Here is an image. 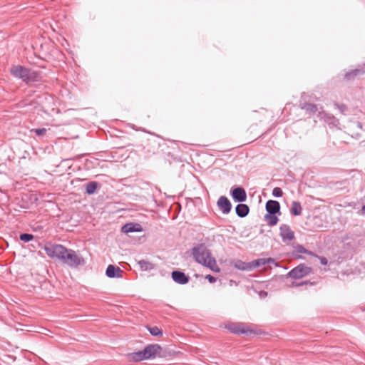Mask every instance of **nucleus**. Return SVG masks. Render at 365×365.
I'll use <instances>...</instances> for the list:
<instances>
[{"label": "nucleus", "instance_id": "obj_1", "mask_svg": "<svg viewBox=\"0 0 365 365\" xmlns=\"http://www.w3.org/2000/svg\"><path fill=\"white\" fill-rule=\"evenodd\" d=\"M192 255L195 260L206 267L210 268L212 271L219 272L220 268L216 265L215 258L211 257L210 250L204 244H198L192 249Z\"/></svg>", "mask_w": 365, "mask_h": 365}, {"label": "nucleus", "instance_id": "obj_2", "mask_svg": "<svg viewBox=\"0 0 365 365\" xmlns=\"http://www.w3.org/2000/svg\"><path fill=\"white\" fill-rule=\"evenodd\" d=\"M61 262L72 268L85 264L83 257L78 255L73 250L68 249L66 247V252L63 255Z\"/></svg>", "mask_w": 365, "mask_h": 365}, {"label": "nucleus", "instance_id": "obj_3", "mask_svg": "<svg viewBox=\"0 0 365 365\" xmlns=\"http://www.w3.org/2000/svg\"><path fill=\"white\" fill-rule=\"evenodd\" d=\"M47 256L51 259H57L61 261L63 255L66 252V247L60 245L46 242L43 247Z\"/></svg>", "mask_w": 365, "mask_h": 365}, {"label": "nucleus", "instance_id": "obj_4", "mask_svg": "<svg viewBox=\"0 0 365 365\" xmlns=\"http://www.w3.org/2000/svg\"><path fill=\"white\" fill-rule=\"evenodd\" d=\"M225 328L230 332L235 334H249L252 333V331L248 326L242 322L234 323L231 322L225 325Z\"/></svg>", "mask_w": 365, "mask_h": 365}, {"label": "nucleus", "instance_id": "obj_5", "mask_svg": "<svg viewBox=\"0 0 365 365\" xmlns=\"http://www.w3.org/2000/svg\"><path fill=\"white\" fill-rule=\"evenodd\" d=\"M311 272V267L306 266L304 264H300L289 271L287 276L290 278L297 279L308 275Z\"/></svg>", "mask_w": 365, "mask_h": 365}, {"label": "nucleus", "instance_id": "obj_6", "mask_svg": "<svg viewBox=\"0 0 365 365\" xmlns=\"http://www.w3.org/2000/svg\"><path fill=\"white\" fill-rule=\"evenodd\" d=\"M143 354L146 360L155 359L156 356L161 357L162 347L157 344H148L143 349Z\"/></svg>", "mask_w": 365, "mask_h": 365}, {"label": "nucleus", "instance_id": "obj_7", "mask_svg": "<svg viewBox=\"0 0 365 365\" xmlns=\"http://www.w3.org/2000/svg\"><path fill=\"white\" fill-rule=\"evenodd\" d=\"M230 194L235 202H244L247 200V192L241 186H232L230 190Z\"/></svg>", "mask_w": 365, "mask_h": 365}, {"label": "nucleus", "instance_id": "obj_8", "mask_svg": "<svg viewBox=\"0 0 365 365\" xmlns=\"http://www.w3.org/2000/svg\"><path fill=\"white\" fill-rule=\"evenodd\" d=\"M219 210L224 215L229 214L232 210V203L226 196H220L217 201Z\"/></svg>", "mask_w": 365, "mask_h": 365}, {"label": "nucleus", "instance_id": "obj_9", "mask_svg": "<svg viewBox=\"0 0 365 365\" xmlns=\"http://www.w3.org/2000/svg\"><path fill=\"white\" fill-rule=\"evenodd\" d=\"M279 235L284 242H289L295 238L294 232L288 225L282 224L279 227Z\"/></svg>", "mask_w": 365, "mask_h": 365}, {"label": "nucleus", "instance_id": "obj_10", "mask_svg": "<svg viewBox=\"0 0 365 365\" xmlns=\"http://www.w3.org/2000/svg\"><path fill=\"white\" fill-rule=\"evenodd\" d=\"M172 279L178 284H186L189 282L190 278L182 271L175 269L171 272Z\"/></svg>", "mask_w": 365, "mask_h": 365}, {"label": "nucleus", "instance_id": "obj_11", "mask_svg": "<svg viewBox=\"0 0 365 365\" xmlns=\"http://www.w3.org/2000/svg\"><path fill=\"white\" fill-rule=\"evenodd\" d=\"M28 70L29 68L17 65L11 67L10 69V72L14 78L21 79L24 82L25 81Z\"/></svg>", "mask_w": 365, "mask_h": 365}, {"label": "nucleus", "instance_id": "obj_12", "mask_svg": "<svg viewBox=\"0 0 365 365\" xmlns=\"http://www.w3.org/2000/svg\"><path fill=\"white\" fill-rule=\"evenodd\" d=\"M123 271L116 265L109 264L106 270V275L108 278H121Z\"/></svg>", "mask_w": 365, "mask_h": 365}, {"label": "nucleus", "instance_id": "obj_13", "mask_svg": "<svg viewBox=\"0 0 365 365\" xmlns=\"http://www.w3.org/2000/svg\"><path fill=\"white\" fill-rule=\"evenodd\" d=\"M42 79V75L41 71H34L31 68H29L25 81H24L26 84L34 82H39Z\"/></svg>", "mask_w": 365, "mask_h": 365}, {"label": "nucleus", "instance_id": "obj_14", "mask_svg": "<svg viewBox=\"0 0 365 365\" xmlns=\"http://www.w3.org/2000/svg\"><path fill=\"white\" fill-rule=\"evenodd\" d=\"M280 207L279 202L273 200H269L267 201L265 205L267 213H277L278 215H280Z\"/></svg>", "mask_w": 365, "mask_h": 365}, {"label": "nucleus", "instance_id": "obj_15", "mask_svg": "<svg viewBox=\"0 0 365 365\" xmlns=\"http://www.w3.org/2000/svg\"><path fill=\"white\" fill-rule=\"evenodd\" d=\"M143 230L141 225L136 222H129L123 225L121 231L124 233L138 232Z\"/></svg>", "mask_w": 365, "mask_h": 365}, {"label": "nucleus", "instance_id": "obj_16", "mask_svg": "<svg viewBox=\"0 0 365 365\" xmlns=\"http://www.w3.org/2000/svg\"><path fill=\"white\" fill-rule=\"evenodd\" d=\"M321 118L331 127H336L339 124V120L333 115L328 113H320Z\"/></svg>", "mask_w": 365, "mask_h": 365}, {"label": "nucleus", "instance_id": "obj_17", "mask_svg": "<svg viewBox=\"0 0 365 365\" xmlns=\"http://www.w3.org/2000/svg\"><path fill=\"white\" fill-rule=\"evenodd\" d=\"M235 212L236 215L239 217L243 218L248 215L250 212V207L246 204L239 202V204L235 207Z\"/></svg>", "mask_w": 365, "mask_h": 365}, {"label": "nucleus", "instance_id": "obj_18", "mask_svg": "<svg viewBox=\"0 0 365 365\" xmlns=\"http://www.w3.org/2000/svg\"><path fill=\"white\" fill-rule=\"evenodd\" d=\"M364 73L365 70L364 68H356L350 70L344 74V79L348 81H353L356 76H361Z\"/></svg>", "mask_w": 365, "mask_h": 365}, {"label": "nucleus", "instance_id": "obj_19", "mask_svg": "<svg viewBox=\"0 0 365 365\" xmlns=\"http://www.w3.org/2000/svg\"><path fill=\"white\" fill-rule=\"evenodd\" d=\"M299 106L302 110H304L306 113L309 114H314L318 110L317 105L314 103L300 101Z\"/></svg>", "mask_w": 365, "mask_h": 365}, {"label": "nucleus", "instance_id": "obj_20", "mask_svg": "<svg viewBox=\"0 0 365 365\" xmlns=\"http://www.w3.org/2000/svg\"><path fill=\"white\" fill-rule=\"evenodd\" d=\"M127 359L129 361L134 362L146 360L143 350L128 354Z\"/></svg>", "mask_w": 365, "mask_h": 365}, {"label": "nucleus", "instance_id": "obj_21", "mask_svg": "<svg viewBox=\"0 0 365 365\" xmlns=\"http://www.w3.org/2000/svg\"><path fill=\"white\" fill-rule=\"evenodd\" d=\"M100 188V184L96 181H90L86 185L85 192L89 195L95 194Z\"/></svg>", "mask_w": 365, "mask_h": 365}, {"label": "nucleus", "instance_id": "obj_22", "mask_svg": "<svg viewBox=\"0 0 365 365\" xmlns=\"http://www.w3.org/2000/svg\"><path fill=\"white\" fill-rule=\"evenodd\" d=\"M277 213H266L264 215V220L270 227L275 226L279 221Z\"/></svg>", "mask_w": 365, "mask_h": 365}, {"label": "nucleus", "instance_id": "obj_23", "mask_svg": "<svg viewBox=\"0 0 365 365\" xmlns=\"http://www.w3.org/2000/svg\"><path fill=\"white\" fill-rule=\"evenodd\" d=\"M290 214L293 216H299L302 212V207L299 202L293 201L289 210Z\"/></svg>", "mask_w": 365, "mask_h": 365}, {"label": "nucleus", "instance_id": "obj_24", "mask_svg": "<svg viewBox=\"0 0 365 365\" xmlns=\"http://www.w3.org/2000/svg\"><path fill=\"white\" fill-rule=\"evenodd\" d=\"M234 267L235 268H237V269L242 270V271L252 270L251 262H245L238 259L235 262Z\"/></svg>", "mask_w": 365, "mask_h": 365}, {"label": "nucleus", "instance_id": "obj_25", "mask_svg": "<svg viewBox=\"0 0 365 365\" xmlns=\"http://www.w3.org/2000/svg\"><path fill=\"white\" fill-rule=\"evenodd\" d=\"M270 262H274V259L272 258H268V259L259 258V259L253 260L251 262L252 269L253 270L255 268L265 265L267 263H269Z\"/></svg>", "mask_w": 365, "mask_h": 365}, {"label": "nucleus", "instance_id": "obj_26", "mask_svg": "<svg viewBox=\"0 0 365 365\" xmlns=\"http://www.w3.org/2000/svg\"><path fill=\"white\" fill-rule=\"evenodd\" d=\"M138 264L140 269L143 271H150L155 268L154 264L147 260H144V259L140 260V261H138Z\"/></svg>", "mask_w": 365, "mask_h": 365}, {"label": "nucleus", "instance_id": "obj_27", "mask_svg": "<svg viewBox=\"0 0 365 365\" xmlns=\"http://www.w3.org/2000/svg\"><path fill=\"white\" fill-rule=\"evenodd\" d=\"M148 331L152 336H159L163 335V331L158 327H147Z\"/></svg>", "mask_w": 365, "mask_h": 365}, {"label": "nucleus", "instance_id": "obj_28", "mask_svg": "<svg viewBox=\"0 0 365 365\" xmlns=\"http://www.w3.org/2000/svg\"><path fill=\"white\" fill-rule=\"evenodd\" d=\"M294 251L297 253H301V254H307V255H314V254L312 252V251H309L308 250H307L306 248L304 247L303 245H297L295 247H294Z\"/></svg>", "mask_w": 365, "mask_h": 365}, {"label": "nucleus", "instance_id": "obj_29", "mask_svg": "<svg viewBox=\"0 0 365 365\" xmlns=\"http://www.w3.org/2000/svg\"><path fill=\"white\" fill-rule=\"evenodd\" d=\"M34 236L30 233H21L19 235V239L24 242H29L34 239Z\"/></svg>", "mask_w": 365, "mask_h": 365}, {"label": "nucleus", "instance_id": "obj_30", "mask_svg": "<svg viewBox=\"0 0 365 365\" xmlns=\"http://www.w3.org/2000/svg\"><path fill=\"white\" fill-rule=\"evenodd\" d=\"M46 131H47L46 129L44 128H35V129H32L31 130V133H35L38 136H43V135L46 134Z\"/></svg>", "mask_w": 365, "mask_h": 365}, {"label": "nucleus", "instance_id": "obj_31", "mask_svg": "<svg viewBox=\"0 0 365 365\" xmlns=\"http://www.w3.org/2000/svg\"><path fill=\"white\" fill-rule=\"evenodd\" d=\"M272 194L274 197H280L283 195V191L280 187H276L272 190Z\"/></svg>", "mask_w": 365, "mask_h": 365}, {"label": "nucleus", "instance_id": "obj_32", "mask_svg": "<svg viewBox=\"0 0 365 365\" xmlns=\"http://www.w3.org/2000/svg\"><path fill=\"white\" fill-rule=\"evenodd\" d=\"M334 106L343 114L346 110V106L344 104H339V103H334Z\"/></svg>", "mask_w": 365, "mask_h": 365}, {"label": "nucleus", "instance_id": "obj_33", "mask_svg": "<svg viewBox=\"0 0 365 365\" xmlns=\"http://www.w3.org/2000/svg\"><path fill=\"white\" fill-rule=\"evenodd\" d=\"M314 256H315L316 257H317L319 259L320 263L322 265H324V266L327 265L328 260H327V259L325 257H321V256H318V255H314Z\"/></svg>", "mask_w": 365, "mask_h": 365}, {"label": "nucleus", "instance_id": "obj_34", "mask_svg": "<svg viewBox=\"0 0 365 365\" xmlns=\"http://www.w3.org/2000/svg\"><path fill=\"white\" fill-rule=\"evenodd\" d=\"M205 279L211 284L215 283L217 281V278L211 274H207L205 277Z\"/></svg>", "mask_w": 365, "mask_h": 365}, {"label": "nucleus", "instance_id": "obj_35", "mask_svg": "<svg viewBox=\"0 0 365 365\" xmlns=\"http://www.w3.org/2000/svg\"><path fill=\"white\" fill-rule=\"evenodd\" d=\"M312 284V283H311L309 280H306V281H303L300 283H297V284H293L294 286L295 287H301V286H303V285H307V284Z\"/></svg>", "mask_w": 365, "mask_h": 365}, {"label": "nucleus", "instance_id": "obj_36", "mask_svg": "<svg viewBox=\"0 0 365 365\" xmlns=\"http://www.w3.org/2000/svg\"><path fill=\"white\" fill-rule=\"evenodd\" d=\"M361 212L364 215H365V205L362 206L361 207Z\"/></svg>", "mask_w": 365, "mask_h": 365}, {"label": "nucleus", "instance_id": "obj_37", "mask_svg": "<svg viewBox=\"0 0 365 365\" xmlns=\"http://www.w3.org/2000/svg\"><path fill=\"white\" fill-rule=\"evenodd\" d=\"M297 258L302 259L303 257L302 256H297Z\"/></svg>", "mask_w": 365, "mask_h": 365}]
</instances>
